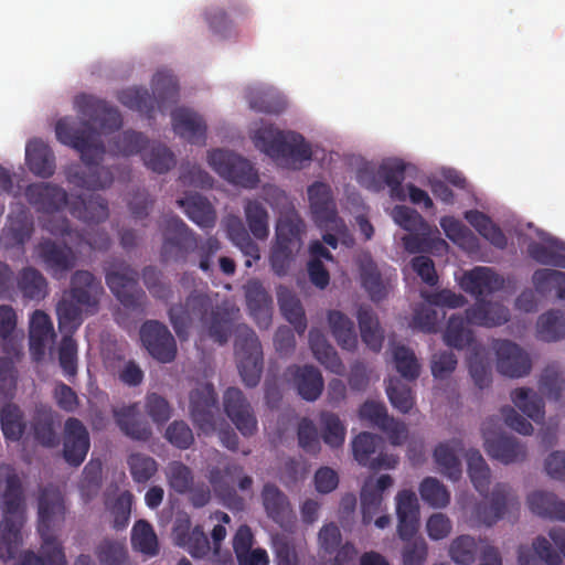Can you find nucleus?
<instances>
[{
    "label": "nucleus",
    "mask_w": 565,
    "mask_h": 565,
    "mask_svg": "<svg viewBox=\"0 0 565 565\" xmlns=\"http://www.w3.org/2000/svg\"><path fill=\"white\" fill-rule=\"evenodd\" d=\"M217 412V395L212 384H201L190 392V416L202 433L211 434L215 430Z\"/></svg>",
    "instance_id": "obj_16"
},
{
    "label": "nucleus",
    "mask_w": 565,
    "mask_h": 565,
    "mask_svg": "<svg viewBox=\"0 0 565 565\" xmlns=\"http://www.w3.org/2000/svg\"><path fill=\"white\" fill-rule=\"evenodd\" d=\"M168 316L181 341L188 339L190 329L196 324L218 344L226 343L232 333L230 309L214 305L207 295L196 290L190 292L183 302L172 305Z\"/></svg>",
    "instance_id": "obj_2"
},
{
    "label": "nucleus",
    "mask_w": 565,
    "mask_h": 565,
    "mask_svg": "<svg viewBox=\"0 0 565 565\" xmlns=\"http://www.w3.org/2000/svg\"><path fill=\"white\" fill-rule=\"evenodd\" d=\"M66 507L60 490L49 486L38 498V532L42 544L39 554L26 551L17 565H67L62 543L55 535L65 520Z\"/></svg>",
    "instance_id": "obj_3"
},
{
    "label": "nucleus",
    "mask_w": 565,
    "mask_h": 565,
    "mask_svg": "<svg viewBox=\"0 0 565 565\" xmlns=\"http://www.w3.org/2000/svg\"><path fill=\"white\" fill-rule=\"evenodd\" d=\"M358 321L362 341L374 352H380L383 347L384 332L379 319L370 306H360Z\"/></svg>",
    "instance_id": "obj_40"
},
{
    "label": "nucleus",
    "mask_w": 565,
    "mask_h": 565,
    "mask_svg": "<svg viewBox=\"0 0 565 565\" xmlns=\"http://www.w3.org/2000/svg\"><path fill=\"white\" fill-rule=\"evenodd\" d=\"M234 347L242 381L248 387L257 386L264 366L263 348L257 334L246 324L237 326Z\"/></svg>",
    "instance_id": "obj_9"
},
{
    "label": "nucleus",
    "mask_w": 565,
    "mask_h": 565,
    "mask_svg": "<svg viewBox=\"0 0 565 565\" xmlns=\"http://www.w3.org/2000/svg\"><path fill=\"white\" fill-rule=\"evenodd\" d=\"M162 245L160 257L162 263H184L188 255L198 247L194 232L177 215L169 214L163 218Z\"/></svg>",
    "instance_id": "obj_10"
},
{
    "label": "nucleus",
    "mask_w": 565,
    "mask_h": 565,
    "mask_svg": "<svg viewBox=\"0 0 565 565\" xmlns=\"http://www.w3.org/2000/svg\"><path fill=\"white\" fill-rule=\"evenodd\" d=\"M468 367L475 385L484 390L492 383V369L489 359L486 356V349L482 345H475L468 358Z\"/></svg>",
    "instance_id": "obj_55"
},
{
    "label": "nucleus",
    "mask_w": 565,
    "mask_h": 565,
    "mask_svg": "<svg viewBox=\"0 0 565 565\" xmlns=\"http://www.w3.org/2000/svg\"><path fill=\"white\" fill-rule=\"evenodd\" d=\"M18 316L9 305L0 306V347L4 354L19 356L21 354V341L23 333L17 330Z\"/></svg>",
    "instance_id": "obj_34"
},
{
    "label": "nucleus",
    "mask_w": 565,
    "mask_h": 565,
    "mask_svg": "<svg viewBox=\"0 0 565 565\" xmlns=\"http://www.w3.org/2000/svg\"><path fill=\"white\" fill-rule=\"evenodd\" d=\"M103 292L100 281L88 270H76L71 277L67 295L58 301L56 313L62 332L73 333L82 323V313H95L99 296Z\"/></svg>",
    "instance_id": "obj_6"
},
{
    "label": "nucleus",
    "mask_w": 565,
    "mask_h": 565,
    "mask_svg": "<svg viewBox=\"0 0 565 565\" xmlns=\"http://www.w3.org/2000/svg\"><path fill=\"white\" fill-rule=\"evenodd\" d=\"M32 427L34 439L43 447L52 448L58 444V436L55 431V414L51 408H38Z\"/></svg>",
    "instance_id": "obj_49"
},
{
    "label": "nucleus",
    "mask_w": 565,
    "mask_h": 565,
    "mask_svg": "<svg viewBox=\"0 0 565 565\" xmlns=\"http://www.w3.org/2000/svg\"><path fill=\"white\" fill-rule=\"evenodd\" d=\"M140 340L148 353L161 363H170L177 356L174 337L168 327L158 320H147L141 324Z\"/></svg>",
    "instance_id": "obj_14"
},
{
    "label": "nucleus",
    "mask_w": 565,
    "mask_h": 565,
    "mask_svg": "<svg viewBox=\"0 0 565 565\" xmlns=\"http://www.w3.org/2000/svg\"><path fill=\"white\" fill-rule=\"evenodd\" d=\"M527 253L539 264L565 268V243L556 238L548 239L547 244L532 242Z\"/></svg>",
    "instance_id": "obj_45"
},
{
    "label": "nucleus",
    "mask_w": 565,
    "mask_h": 565,
    "mask_svg": "<svg viewBox=\"0 0 565 565\" xmlns=\"http://www.w3.org/2000/svg\"><path fill=\"white\" fill-rule=\"evenodd\" d=\"M34 232V220L24 204L11 207L7 223L0 233V246L7 250L23 249Z\"/></svg>",
    "instance_id": "obj_15"
},
{
    "label": "nucleus",
    "mask_w": 565,
    "mask_h": 565,
    "mask_svg": "<svg viewBox=\"0 0 565 565\" xmlns=\"http://www.w3.org/2000/svg\"><path fill=\"white\" fill-rule=\"evenodd\" d=\"M153 95L147 88L129 87L121 90L118 100L127 108L152 118L156 106L160 111L175 104L179 97L177 78L168 72H157L152 79Z\"/></svg>",
    "instance_id": "obj_8"
},
{
    "label": "nucleus",
    "mask_w": 565,
    "mask_h": 565,
    "mask_svg": "<svg viewBox=\"0 0 565 565\" xmlns=\"http://www.w3.org/2000/svg\"><path fill=\"white\" fill-rule=\"evenodd\" d=\"M24 194L38 212L53 214L68 205L70 213L87 224L102 223L109 216L108 202L100 194L77 195L68 202V195L63 188L47 182L29 184ZM52 217L53 215L43 223Z\"/></svg>",
    "instance_id": "obj_4"
},
{
    "label": "nucleus",
    "mask_w": 565,
    "mask_h": 565,
    "mask_svg": "<svg viewBox=\"0 0 565 565\" xmlns=\"http://www.w3.org/2000/svg\"><path fill=\"white\" fill-rule=\"evenodd\" d=\"M466 319L469 324L479 327L502 326L510 319V311L499 302L478 299L476 303L466 309Z\"/></svg>",
    "instance_id": "obj_29"
},
{
    "label": "nucleus",
    "mask_w": 565,
    "mask_h": 565,
    "mask_svg": "<svg viewBox=\"0 0 565 565\" xmlns=\"http://www.w3.org/2000/svg\"><path fill=\"white\" fill-rule=\"evenodd\" d=\"M149 146V139L142 132L125 130L109 142L111 151L117 156L131 157L143 153Z\"/></svg>",
    "instance_id": "obj_54"
},
{
    "label": "nucleus",
    "mask_w": 565,
    "mask_h": 565,
    "mask_svg": "<svg viewBox=\"0 0 565 565\" xmlns=\"http://www.w3.org/2000/svg\"><path fill=\"white\" fill-rule=\"evenodd\" d=\"M175 541L179 546L184 547L194 558H204L212 550L201 525H195L191 531L178 527L175 530Z\"/></svg>",
    "instance_id": "obj_51"
},
{
    "label": "nucleus",
    "mask_w": 565,
    "mask_h": 565,
    "mask_svg": "<svg viewBox=\"0 0 565 565\" xmlns=\"http://www.w3.org/2000/svg\"><path fill=\"white\" fill-rule=\"evenodd\" d=\"M308 199L312 218L321 230L344 228V222L338 216L331 186L316 181L308 188Z\"/></svg>",
    "instance_id": "obj_13"
},
{
    "label": "nucleus",
    "mask_w": 565,
    "mask_h": 565,
    "mask_svg": "<svg viewBox=\"0 0 565 565\" xmlns=\"http://www.w3.org/2000/svg\"><path fill=\"white\" fill-rule=\"evenodd\" d=\"M492 349L497 356V370L500 374L519 379L532 370L530 355L516 343L510 340H494Z\"/></svg>",
    "instance_id": "obj_17"
},
{
    "label": "nucleus",
    "mask_w": 565,
    "mask_h": 565,
    "mask_svg": "<svg viewBox=\"0 0 565 565\" xmlns=\"http://www.w3.org/2000/svg\"><path fill=\"white\" fill-rule=\"evenodd\" d=\"M514 405L535 423L544 419V401L531 388L521 387L511 393Z\"/></svg>",
    "instance_id": "obj_57"
},
{
    "label": "nucleus",
    "mask_w": 565,
    "mask_h": 565,
    "mask_svg": "<svg viewBox=\"0 0 565 565\" xmlns=\"http://www.w3.org/2000/svg\"><path fill=\"white\" fill-rule=\"evenodd\" d=\"M17 287L24 299L40 301L47 295V281L34 267H24L17 277Z\"/></svg>",
    "instance_id": "obj_44"
},
{
    "label": "nucleus",
    "mask_w": 565,
    "mask_h": 565,
    "mask_svg": "<svg viewBox=\"0 0 565 565\" xmlns=\"http://www.w3.org/2000/svg\"><path fill=\"white\" fill-rule=\"evenodd\" d=\"M186 216L202 228H211L215 225L216 213L212 204L204 196L195 193L177 201Z\"/></svg>",
    "instance_id": "obj_38"
},
{
    "label": "nucleus",
    "mask_w": 565,
    "mask_h": 565,
    "mask_svg": "<svg viewBox=\"0 0 565 565\" xmlns=\"http://www.w3.org/2000/svg\"><path fill=\"white\" fill-rule=\"evenodd\" d=\"M484 448L487 454L505 465L523 460L526 450L515 437L499 435L493 438L486 437Z\"/></svg>",
    "instance_id": "obj_35"
},
{
    "label": "nucleus",
    "mask_w": 565,
    "mask_h": 565,
    "mask_svg": "<svg viewBox=\"0 0 565 565\" xmlns=\"http://www.w3.org/2000/svg\"><path fill=\"white\" fill-rule=\"evenodd\" d=\"M359 414L361 419L367 420L383 430L392 445H401L407 436L405 424L388 416L386 407L382 403L366 401L360 407Z\"/></svg>",
    "instance_id": "obj_23"
},
{
    "label": "nucleus",
    "mask_w": 565,
    "mask_h": 565,
    "mask_svg": "<svg viewBox=\"0 0 565 565\" xmlns=\"http://www.w3.org/2000/svg\"><path fill=\"white\" fill-rule=\"evenodd\" d=\"M113 417L120 431L132 440L147 441L152 430L145 420L137 403L113 408Z\"/></svg>",
    "instance_id": "obj_27"
},
{
    "label": "nucleus",
    "mask_w": 565,
    "mask_h": 565,
    "mask_svg": "<svg viewBox=\"0 0 565 565\" xmlns=\"http://www.w3.org/2000/svg\"><path fill=\"white\" fill-rule=\"evenodd\" d=\"M535 290L542 296L552 289L556 290V297L565 300V273L555 269H537L532 276Z\"/></svg>",
    "instance_id": "obj_62"
},
{
    "label": "nucleus",
    "mask_w": 565,
    "mask_h": 565,
    "mask_svg": "<svg viewBox=\"0 0 565 565\" xmlns=\"http://www.w3.org/2000/svg\"><path fill=\"white\" fill-rule=\"evenodd\" d=\"M277 299L282 316L292 324L295 331L299 334L305 333L307 320L297 296L286 288H280L277 292Z\"/></svg>",
    "instance_id": "obj_50"
},
{
    "label": "nucleus",
    "mask_w": 565,
    "mask_h": 565,
    "mask_svg": "<svg viewBox=\"0 0 565 565\" xmlns=\"http://www.w3.org/2000/svg\"><path fill=\"white\" fill-rule=\"evenodd\" d=\"M292 375L298 394L308 402L317 401L323 391V377L321 372L313 365L298 366L288 369Z\"/></svg>",
    "instance_id": "obj_33"
},
{
    "label": "nucleus",
    "mask_w": 565,
    "mask_h": 565,
    "mask_svg": "<svg viewBox=\"0 0 565 565\" xmlns=\"http://www.w3.org/2000/svg\"><path fill=\"white\" fill-rule=\"evenodd\" d=\"M210 167L224 180L246 189H254L259 182L258 173L252 163L243 157L215 149L209 152Z\"/></svg>",
    "instance_id": "obj_11"
},
{
    "label": "nucleus",
    "mask_w": 565,
    "mask_h": 565,
    "mask_svg": "<svg viewBox=\"0 0 565 565\" xmlns=\"http://www.w3.org/2000/svg\"><path fill=\"white\" fill-rule=\"evenodd\" d=\"M467 222L494 247L504 249L508 239L502 230L492 222V220L478 210H470L465 213Z\"/></svg>",
    "instance_id": "obj_43"
},
{
    "label": "nucleus",
    "mask_w": 565,
    "mask_h": 565,
    "mask_svg": "<svg viewBox=\"0 0 565 565\" xmlns=\"http://www.w3.org/2000/svg\"><path fill=\"white\" fill-rule=\"evenodd\" d=\"M141 278L150 295L158 300L168 301L173 298L171 284L163 273L156 266L149 265L142 268Z\"/></svg>",
    "instance_id": "obj_64"
},
{
    "label": "nucleus",
    "mask_w": 565,
    "mask_h": 565,
    "mask_svg": "<svg viewBox=\"0 0 565 565\" xmlns=\"http://www.w3.org/2000/svg\"><path fill=\"white\" fill-rule=\"evenodd\" d=\"M145 166L156 173L162 174L170 171L177 163L174 153L161 142H149L147 150L142 153Z\"/></svg>",
    "instance_id": "obj_58"
},
{
    "label": "nucleus",
    "mask_w": 565,
    "mask_h": 565,
    "mask_svg": "<svg viewBox=\"0 0 565 565\" xmlns=\"http://www.w3.org/2000/svg\"><path fill=\"white\" fill-rule=\"evenodd\" d=\"M459 284L466 292L479 298L501 289L503 279L492 268L475 267L462 275Z\"/></svg>",
    "instance_id": "obj_28"
},
{
    "label": "nucleus",
    "mask_w": 565,
    "mask_h": 565,
    "mask_svg": "<svg viewBox=\"0 0 565 565\" xmlns=\"http://www.w3.org/2000/svg\"><path fill=\"white\" fill-rule=\"evenodd\" d=\"M90 447L89 433L76 417H70L64 424L63 457L73 467L81 466Z\"/></svg>",
    "instance_id": "obj_21"
},
{
    "label": "nucleus",
    "mask_w": 565,
    "mask_h": 565,
    "mask_svg": "<svg viewBox=\"0 0 565 565\" xmlns=\"http://www.w3.org/2000/svg\"><path fill=\"white\" fill-rule=\"evenodd\" d=\"M224 411L239 433L249 437L257 430V419L243 392L237 387H228L223 395Z\"/></svg>",
    "instance_id": "obj_19"
},
{
    "label": "nucleus",
    "mask_w": 565,
    "mask_h": 565,
    "mask_svg": "<svg viewBox=\"0 0 565 565\" xmlns=\"http://www.w3.org/2000/svg\"><path fill=\"white\" fill-rule=\"evenodd\" d=\"M243 472V467L228 462L224 466V469L218 467H212L209 470L207 479L212 484L213 489L221 494L224 499L235 501L239 507L243 505V500L237 497L234 488L228 483L226 478H233Z\"/></svg>",
    "instance_id": "obj_47"
},
{
    "label": "nucleus",
    "mask_w": 565,
    "mask_h": 565,
    "mask_svg": "<svg viewBox=\"0 0 565 565\" xmlns=\"http://www.w3.org/2000/svg\"><path fill=\"white\" fill-rule=\"evenodd\" d=\"M467 319L459 316L449 318L444 333V341L448 347L458 350L471 348V351H473V347L477 344L475 343L473 332L467 328Z\"/></svg>",
    "instance_id": "obj_56"
},
{
    "label": "nucleus",
    "mask_w": 565,
    "mask_h": 565,
    "mask_svg": "<svg viewBox=\"0 0 565 565\" xmlns=\"http://www.w3.org/2000/svg\"><path fill=\"white\" fill-rule=\"evenodd\" d=\"M397 532L403 541L415 539L419 526V507L416 494L402 490L396 495Z\"/></svg>",
    "instance_id": "obj_26"
},
{
    "label": "nucleus",
    "mask_w": 565,
    "mask_h": 565,
    "mask_svg": "<svg viewBox=\"0 0 565 565\" xmlns=\"http://www.w3.org/2000/svg\"><path fill=\"white\" fill-rule=\"evenodd\" d=\"M262 500L267 516L274 522L281 523L287 518L290 504L286 494L276 484H264Z\"/></svg>",
    "instance_id": "obj_52"
},
{
    "label": "nucleus",
    "mask_w": 565,
    "mask_h": 565,
    "mask_svg": "<svg viewBox=\"0 0 565 565\" xmlns=\"http://www.w3.org/2000/svg\"><path fill=\"white\" fill-rule=\"evenodd\" d=\"M514 501L511 488L507 483H498L489 502L481 501L473 507L472 518L479 525L491 526L503 518L508 507H513Z\"/></svg>",
    "instance_id": "obj_22"
},
{
    "label": "nucleus",
    "mask_w": 565,
    "mask_h": 565,
    "mask_svg": "<svg viewBox=\"0 0 565 565\" xmlns=\"http://www.w3.org/2000/svg\"><path fill=\"white\" fill-rule=\"evenodd\" d=\"M328 322L337 343L343 350H355L358 345V335L353 321L339 310H330L328 312Z\"/></svg>",
    "instance_id": "obj_41"
},
{
    "label": "nucleus",
    "mask_w": 565,
    "mask_h": 565,
    "mask_svg": "<svg viewBox=\"0 0 565 565\" xmlns=\"http://www.w3.org/2000/svg\"><path fill=\"white\" fill-rule=\"evenodd\" d=\"M55 332L49 315L35 310L29 326V350L32 360L40 362L44 359L46 349L54 342Z\"/></svg>",
    "instance_id": "obj_24"
},
{
    "label": "nucleus",
    "mask_w": 565,
    "mask_h": 565,
    "mask_svg": "<svg viewBox=\"0 0 565 565\" xmlns=\"http://www.w3.org/2000/svg\"><path fill=\"white\" fill-rule=\"evenodd\" d=\"M309 345L313 356L327 370L339 375L344 372V365L341 359L322 332L316 329H311L309 332Z\"/></svg>",
    "instance_id": "obj_39"
},
{
    "label": "nucleus",
    "mask_w": 565,
    "mask_h": 565,
    "mask_svg": "<svg viewBox=\"0 0 565 565\" xmlns=\"http://www.w3.org/2000/svg\"><path fill=\"white\" fill-rule=\"evenodd\" d=\"M173 131L192 145H205L206 124L198 113L180 107L171 113Z\"/></svg>",
    "instance_id": "obj_25"
},
{
    "label": "nucleus",
    "mask_w": 565,
    "mask_h": 565,
    "mask_svg": "<svg viewBox=\"0 0 565 565\" xmlns=\"http://www.w3.org/2000/svg\"><path fill=\"white\" fill-rule=\"evenodd\" d=\"M95 555L100 565H129L125 541L106 537L96 546Z\"/></svg>",
    "instance_id": "obj_61"
},
{
    "label": "nucleus",
    "mask_w": 565,
    "mask_h": 565,
    "mask_svg": "<svg viewBox=\"0 0 565 565\" xmlns=\"http://www.w3.org/2000/svg\"><path fill=\"white\" fill-rule=\"evenodd\" d=\"M406 164L402 160L383 162L377 169V177L390 188L393 200L405 201L407 195L403 188Z\"/></svg>",
    "instance_id": "obj_46"
},
{
    "label": "nucleus",
    "mask_w": 565,
    "mask_h": 565,
    "mask_svg": "<svg viewBox=\"0 0 565 565\" xmlns=\"http://www.w3.org/2000/svg\"><path fill=\"white\" fill-rule=\"evenodd\" d=\"M273 550L276 565H299L305 548L294 537L277 534L273 537Z\"/></svg>",
    "instance_id": "obj_59"
},
{
    "label": "nucleus",
    "mask_w": 565,
    "mask_h": 565,
    "mask_svg": "<svg viewBox=\"0 0 565 565\" xmlns=\"http://www.w3.org/2000/svg\"><path fill=\"white\" fill-rule=\"evenodd\" d=\"M536 335L545 342L565 339V312L552 309L541 315L536 322Z\"/></svg>",
    "instance_id": "obj_53"
},
{
    "label": "nucleus",
    "mask_w": 565,
    "mask_h": 565,
    "mask_svg": "<svg viewBox=\"0 0 565 565\" xmlns=\"http://www.w3.org/2000/svg\"><path fill=\"white\" fill-rule=\"evenodd\" d=\"M2 521L0 523V558L13 559L22 544L21 529L25 521L26 499L23 481L12 465L0 466Z\"/></svg>",
    "instance_id": "obj_5"
},
{
    "label": "nucleus",
    "mask_w": 565,
    "mask_h": 565,
    "mask_svg": "<svg viewBox=\"0 0 565 565\" xmlns=\"http://www.w3.org/2000/svg\"><path fill=\"white\" fill-rule=\"evenodd\" d=\"M35 252L45 269L55 279L65 277L76 266L77 256L73 248L66 244L61 245L51 238L40 241Z\"/></svg>",
    "instance_id": "obj_18"
},
{
    "label": "nucleus",
    "mask_w": 565,
    "mask_h": 565,
    "mask_svg": "<svg viewBox=\"0 0 565 565\" xmlns=\"http://www.w3.org/2000/svg\"><path fill=\"white\" fill-rule=\"evenodd\" d=\"M361 285L370 299L379 302L385 299L391 288L390 278H383L377 265L371 258H365L360 264Z\"/></svg>",
    "instance_id": "obj_37"
},
{
    "label": "nucleus",
    "mask_w": 565,
    "mask_h": 565,
    "mask_svg": "<svg viewBox=\"0 0 565 565\" xmlns=\"http://www.w3.org/2000/svg\"><path fill=\"white\" fill-rule=\"evenodd\" d=\"M0 427L6 440L19 441L25 433L26 424L22 409L13 403L0 409Z\"/></svg>",
    "instance_id": "obj_48"
},
{
    "label": "nucleus",
    "mask_w": 565,
    "mask_h": 565,
    "mask_svg": "<svg viewBox=\"0 0 565 565\" xmlns=\"http://www.w3.org/2000/svg\"><path fill=\"white\" fill-rule=\"evenodd\" d=\"M43 230L55 237L68 238V241L77 246L86 244L94 250H107L110 246V237L105 231L83 234L72 228L67 217H52L47 220Z\"/></svg>",
    "instance_id": "obj_20"
},
{
    "label": "nucleus",
    "mask_w": 565,
    "mask_h": 565,
    "mask_svg": "<svg viewBox=\"0 0 565 565\" xmlns=\"http://www.w3.org/2000/svg\"><path fill=\"white\" fill-rule=\"evenodd\" d=\"M384 440L381 436L367 431L360 433L352 441L354 459L364 467L373 460V455L383 449Z\"/></svg>",
    "instance_id": "obj_63"
},
{
    "label": "nucleus",
    "mask_w": 565,
    "mask_h": 565,
    "mask_svg": "<svg viewBox=\"0 0 565 565\" xmlns=\"http://www.w3.org/2000/svg\"><path fill=\"white\" fill-rule=\"evenodd\" d=\"M519 565H561L562 558L554 551L550 541L544 536H537L532 544V548L521 545L518 550Z\"/></svg>",
    "instance_id": "obj_36"
},
{
    "label": "nucleus",
    "mask_w": 565,
    "mask_h": 565,
    "mask_svg": "<svg viewBox=\"0 0 565 565\" xmlns=\"http://www.w3.org/2000/svg\"><path fill=\"white\" fill-rule=\"evenodd\" d=\"M463 450V444L458 438L440 443L434 450V459L439 471L452 481L460 479L462 469L459 454Z\"/></svg>",
    "instance_id": "obj_31"
},
{
    "label": "nucleus",
    "mask_w": 565,
    "mask_h": 565,
    "mask_svg": "<svg viewBox=\"0 0 565 565\" xmlns=\"http://www.w3.org/2000/svg\"><path fill=\"white\" fill-rule=\"evenodd\" d=\"M139 273L125 266L120 270H109L105 275L106 285L117 300L129 310H142L147 295L138 285Z\"/></svg>",
    "instance_id": "obj_12"
},
{
    "label": "nucleus",
    "mask_w": 565,
    "mask_h": 565,
    "mask_svg": "<svg viewBox=\"0 0 565 565\" xmlns=\"http://www.w3.org/2000/svg\"><path fill=\"white\" fill-rule=\"evenodd\" d=\"M132 547L148 556H154L159 553L157 534L152 525L146 520H138L131 529Z\"/></svg>",
    "instance_id": "obj_60"
},
{
    "label": "nucleus",
    "mask_w": 565,
    "mask_h": 565,
    "mask_svg": "<svg viewBox=\"0 0 565 565\" xmlns=\"http://www.w3.org/2000/svg\"><path fill=\"white\" fill-rule=\"evenodd\" d=\"M254 143L257 149L287 166L299 169L310 161L312 150L303 136L295 131H281L274 126H263L255 131Z\"/></svg>",
    "instance_id": "obj_7"
},
{
    "label": "nucleus",
    "mask_w": 565,
    "mask_h": 565,
    "mask_svg": "<svg viewBox=\"0 0 565 565\" xmlns=\"http://www.w3.org/2000/svg\"><path fill=\"white\" fill-rule=\"evenodd\" d=\"M25 162L29 170L40 177L50 178L55 172V157L52 149L42 140L33 139L25 147Z\"/></svg>",
    "instance_id": "obj_32"
},
{
    "label": "nucleus",
    "mask_w": 565,
    "mask_h": 565,
    "mask_svg": "<svg viewBox=\"0 0 565 565\" xmlns=\"http://www.w3.org/2000/svg\"><path fill=\"white\" fill-rule=\"evenodd\" d=\"M74 104L86 120L79 124L73 118L64 117L55 125L57 140L78 151L83 162L70 164L65 169V178L68 183L82 189L109 188L114 182V173L100 164L106 149L92 122L97 124L103 131H115L122 125L121 115L107 102L90 95L76 96Z\"/></svg>",
    "instance_id": "obj_1"
},
{
    "label": "nucleus",
    "mask_w": 565,
    "mask_h": 565,
    "mask_svg": "<svg viewBox=\"0 0 565 565\" xmlns=\"http://www.w3.org/2000/svg\"><path fill=\"white\" fill-rule=\"evenodd\" d=\"M530 510L542 518L565 521V502L556 494L536 491L529 495Z\"/></svg>",
    "instance_id": "obj_42"
},
{
    "label": "nucleus",
    "mask_w": 565,
    "mask_h": 565,
    "mask_svg": "<svg viewBox=\"0 0 565 565\" xmlns=\"http://www.w3.org/2000/svg\"><path fill=\"white\" fill-rule=\"evenodd\" d=\"M247 308L259 328H267L271 320V297L259 280H248L244 286Z\"/></svg>",
    "instance_id": "obj_30"
}]
</instances>
